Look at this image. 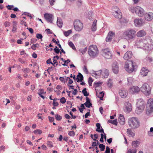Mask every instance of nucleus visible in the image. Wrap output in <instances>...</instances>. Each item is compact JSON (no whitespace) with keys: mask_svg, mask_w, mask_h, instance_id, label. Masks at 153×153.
Returning a JSON list of instances; mask_svg holds the SVG:
<instances>
[{"mask_svg":"<svg viewBox=\"0 0 153 153\" xmlns=\"http://www.w3.org/2000/svg\"><path fill=\"white\" fill-rule=\"evenodd\" d=\"M109 74V71L106 69L104 68L97 71H95L92 73V76L97 78L101 77L102 78H108Z\"/></svg>","mask_w":153,"mask_h":153,"instance_id":"obj_2","label":"nucleus"},{"mask_svg":"<svg viewBox=\"0 0 153 153\" xmlns=\"http://www.w3.org/2000/svg\"><path fill=\"white\" fill-rule=\"evenodd\" d=\"M44 17L48 22L51 23L52 22L53 18V15L46 13L44 15Z\"/></svg>","mask_w":153,"mask_h":153,"instance_id":"obj_15","label":"nucleus"},{"mask_svg":"<svg viewBox=\"0 0 153 153\" xmlns=\"http://www.w3.org/2000/svg\"><path fill=\"white\" fill-rule=\"evenodd\" d=\"M64 35L66 37L68 36L72 33V30H71L63 32Z\"/></svg>","mask_w":153,"mask_h":153,"instance_id":"obj_37","label":"nucleus"},{"mask_svg":"<svg viewBox=\"0 0 153 153\" xmlns=\"http://www.w3.org/2000/svg\"><path fill=\"white\" fill-rule=\"evenodd\" d=\"M148 134L150 136H153V127H151L150 131H148Z\"/></svg>","mask_w":153,"mask_h":153,"instance_id":"obj_43","label":"nucleus"},{"mask_svg":"<svg viewBox=\"0 0 153 153\" xmlns=\"http://www.w3.org/2000/svg\"><path fill=\"white\" fill-rule=\"evenodd\" d=\"M97 20H94L91 27V30L93 31H95L97 30Z\"/></svg>","mask_w":153,"mask_h":153,"instance_id":"obj_29","label":"nucleus"},{"mask_svg":"<svg viewBox=\"0 0 153 153\" xmlns=\"http://www.w3.org/2000/svg\"><path fill=\"white\" fill-rule=\"evenodd\" d=\"M83 71L87 74H88V71L87 69L86 66L84 65V67L83 68Z\"/></svg>","mask_w":153,"mask_h":153,"instance_id":"obj_54","label":"nucleus"},{"mask_svg":"<svg viewBox=\"0 0 153 153\" xmlns=\"http://www.w3.org/2000/svg\"><path fill=\"white\" fill-rule=\"evenodd\" d=\"M112 69L113 72L115 74H117L119 72L118 64L116 62H114L112 65Z\"/></svg>","mask_w":153,"mask_h":153,"instance_id":"obj_18","label":"nucleus"},{"mask_svg":"<svg viewBox=\"0 0 153 153\" xmlns=\"http://www.w3.org/2000/svg\"><path fill=\"white\" fill-rule=\"evenodd\" d=\"M104 93L103 91L101 92H100L99 94H97V96L98 97H99L100 100H102L104 97Z\"/></svg>","mask_w":153,"mask_h":153,"instance_id":"obj_36","label":"nucleus"},{"mask_svg":"<svg viewBox=\"0 0 153 153\" xmlns=\"http://www.w3.org/2000/svg\"><path fill=\"white\" fill-rule=\"evenodd\" d=\"M135 26L136 27H140L141 26L143 22L141 19H136L134 21Z\"/></svg>","mask_w":153,"mask_h":153,"instance_id":"obj_22","label":"nucleus"},{"mask_svg":"<svg viewBox=\"0 0 153 153\" xmlns=\"http://www.w3.org/2000/svg\"><path fill=\"white\" fill-rule=\"evenodd\" d=\"M13 29H12V31L14 33L16 32V30H17V22L16 21H14L13 22Z\"/></svg>","mask_w":153,"mask_h":153,"instance_id":"obj_30","label":"nucleus"},{"mask_svg":"<svg viewBox=\"0 0 153 153\" xmlns=\"http://www.w3.org/2000/svg\"><path fill=\"white\" fill-rule=\"evenodd\" d=\"M4 25L5 27H8L10 26V23L8 21H6L4 22Z\"/></svg>","mask_w":153,"mask_h":153,"instance_id":"obj_63","label":"nucleus"},{"mask_svg":"<svg viewBox=\"0 0 153 153\" xmlns=\"http://www.w3.org/2000/svg\"><path fill=\"white\" fill-rule=\"evenodd\" d=\"M149 70L146 68L143 67L140 71V74L143 76H146L148 73Z\"/></svg>","mask_w":153,"mask_h":153,"instance_id":"obj_25","label":"nucleus"},{"mask_svg":"<svg viewBox=\"0 0 153 153\" xmlns=\"http://www.w3.org/2000/svg\"><path fill=\"white\" fill-rule=\"evenodd\" d=\"M115 36V33L113 31H109L107 36L106 41L107 42H111L113 38Z\"/></svg>","mask_w":153,"mask_h":153,"instance_id":"obj_16","label":"nucleus"},{"mask_svg":"<svg viewBox=\"0 0 153 153\" xmlns=\"http://www.w3.org/2000/svg\"><path fill=\"white\" fill-rule=\"evenodd\" d=\"M147 43L144 44L143 47L142 48L144 50L150 51L153 48V45L152 44L151 39L150 37H148L146 39Z\"/></svg>","mask_w":153,"mask_h":153,"instance_id":"obj_9","label":"nucleus"},{"mask_svg":"<svg viewBox=\"0 0 153 153\" xmlns=\"http://www.w3.org/2000/svg\"><path fill=\"white\" fill-rule=\"evenodd\" d=\"M145 106V102L142 99H140L137 100V107H140L144 108Z\"/></svg>","mask_w":153,"mask_h":153,"instance_id":"obj_20","label":"nucleus"},{"mask_svg":"<svg viewBox=\"0 0 153 153\" xmlns=\"http://www.w3.org/2000/svg\"><path fill=\"white\" fill-rule=\"evenodd\" d=\"M68 44L70 47L72 48L73 50H76V48L72 42H68Z\"/></svg>","mask_w":153,"mask_h":153,"instance_id":"obj_39","label":"nucleus"},{"mask_svg":"<svg viewBox=\"0 0 153 153\" xmlns=\"http://www.w3.org/2000/svg\"><path fill=\"white\" fill-rule=\"evenodd\" d=\"M127 132L129 137H134L135 135V134L134 133L131 129L130 128H128L127 129Z\"/></svg>","mask_w":153,"mask_h":153,"instance_id":"obj_31","label":"nucleus"},{"mask_svg":"<svg viewBox=\"0 0 153 153\" xmlns=\"http://www.w3.org/2000/svg\"><path fill=\"white\" fill-rule=\"evenodd\" d=\"M119 121L121 125H123L125 123V119L124 116L120 114L119 117Z\"/></svg>","mask_w":153,"mask_h":153,"instance_id":"obj_24","label":"nucleus"},{"mask_svg":"<svg viewBox=\"0 0 153 153\" xmlns=\"http://www.w3.org/2000/svg\"><path fill=\"white\" fill-rule=\"evenodd\" d=\"M108 122L113 124H114L115 125H117V119H116L114 120H109L108 121Z\"/></svg>","mask_w":153,"mask_h":153,"instance_id":"obj_42","label":"nucleus"},{"mask_svg":"<svg viewBox=\"0 0 153 153\" xmlns=\"http://www.w3.org/2000/svg\"><path fill=\"white\" fill-rule=\"evenodd\" d=\"M132 53L131 51H127L124 55V59L126 60H128L132 57Z\"/></svg>","mask_w":153,"mask_h":153,"instance_id":"obj_23","label":"nucleus"},{"mask_svg":"<svg viewBox=\"0 0 153 153\" xmlns=\"http://www.w3.org/2000/svg\"><path fill=\"white\" fill-rule=\"evenodd\" d=\"M137 108L136 109V113L137 114H140L143 111L144 108L143 107L141 108L140 107H137Z\"/></svg>","mask_w":153,"mask_h":153,"instance_id":"obj_33","label":"nucleus"},{"mask_svg":"<svg viewBox=\"0 0 153 153\" xmlns=\"http://www.w3.org/2000/svg\"><path fill=\"white\" fill-rule=\"evenodd\" d=\"M36 37L37 38L40 39L41 40L42 39L43 37L42 35L41 34L39 33H37L36 34Z\"/></svg>","mask_w":153,"mask_h":153,"instance_id":"obj_57","label":"nucleus"},{"mask_svg":"<svg viewBox=\"0 0 153 153\" xmlns=\"http://www.w3.org/2000/svg\"><path fill=\"white\" fill-rule=\"evenodd\" d=\"M60 101L62 103L64 104L66 102V99L64 97H62L60 99Z\"/></svg>","mask_w":153,"mask_h":153,"instance_id":"obj_55","label":"nucleus"},{"mask_svg":"<svg viewBox=\"0 0 153 153\" xmlns=\"http://www.w3.org/2000/svg\"><path fill=\"white\" fill-rule=\"evenodd\" d=\"M85 88H84L82 91V93H83L84 96L87 97L88 96L89 93L87 92Z\"/></svg>","mask_w":153,"mask_h":153,"instance_id":"obj_44","label":"nucleus"},{"mask_svg":"<svg viewBox=\"0 0 153 153\" xmlns=\"http://www.w3.org/2000/svg\"><path fill=\"white\" fill-rule=\"evenodd\" d=\"M140 90L146 96H149L151 93V88L149 85L147 83L143 84L141 87Z\"/></svg>","mask_w":153,"mask_h":153,"instance_id":"obj_7","label":"nucleus"},{"mask_svg":"<svg viewBox=\"0 0 153 153\" xmlns=\"http://www.w3.org/2000/svg\"><path fill=\"white\" fill-rule=\"evenodd\" d=\"M131 104L129 102H126L125 103L124 110L125 112L127 113H129L131 110Z\"/></svg>","mask_w":153,"mask_h":153,"instance_id":"obj_14","label":"nucleus"},{"mask_svg":"<svg viewBox=\"0 0 153 153\" xmlns=\"http://www.w3.org/2000/svg\"><path fill=\"white\" fill-rule=\"evenodd\" d=\"M96 126L97 127V128L96 129V131H97L99 132L100 133H104V130L103 128H102L101 127V129H100V128L101 127L100 124L99 123H97L96 124Z\"/></svg>","mask_w":153,"mask_h":153,"instance_id":"obj_27","label":"nucleus"},{"mask_svg":"<svg viewBox=\"0 0 153 153\" xmlns=\"http://www.w3.org/2000/svg\"><path fill=\"white\" fill-rule=\"evenodd\" d=\"M88 52L89 56L93 58L97 56L98 54V51L97 46L94 45L89 46Z\"/></svg>","mask_w":153,"mask_h":153,"instance_id":"obj_5","label":"nucleus"},{"mask_svg":"<svg viewBox=\"0 0 153 153\" xmlns=\"http://www.w3.org/2000/svg\"><path fill=\"white\" fill-rule=\"evenodd\" d=\"M68 134L70 136L73 137L75 135V133L74 131H72L69 132Z\"/></svg>","mask_w":153,"mask_h":153,"instance_id":"obj_52","label":"nucleus"},{"mask_svg":"<svg viewBox=\"0 0 153 153\" xmlns=\"http://www.w3.org/2000/svg\"><path fill=\"white\" fill-rule=\"evenodd\" d=\"M128 123L129 126L132 129H135L140 126V122L137 117H132L128 119Z\"/></svg>","mask_w":153,"mask_h":153,"instance_id":"obj_4","label":"nucleus"},{"mask_svg":"<svg viewBox=\"0 0 153 153\" xmlns=\"http://www.w3.org/2000/svg\"><path fill=\"white\" fill-rule=\"evenodd\" d=\"M145 19L147 21H150L153 18V13L151 12L145 14Z\"/></svg>","mask_w":153,"mask_h":153,"instance_id":"obj_19","label":"nucleus"},{"mask_svg":"<svg viewBox=\"0 0 153 153\" xmlns=\"http://www.w3.org/2000/svg\"><path fill=\"white\" fill-rule=\"evenodd\" d=\"M146 32L144 30H140L138 31L137 33V37H142L146 35Z\"/></svg>","mask_w":153,"mask_h":153,"instance_id":"obj_26","label":"nucleus"},{"mask_svg":"<svg viewBox=\"0 0 153 153\" xmlns=\"http://www.w3.org/2000/svg\"><path fill=\"white\" fill-rule=\"evenodd\" d=\"M86 102L85 103V104H86V105H87V104L88 103L90 104L91 103V100L88 97H86Z\"/></svg>","mask_w":153,"mask_h":153,"instance_id":"obj_62","label":"nucleus"},{"mask_svg":"<svg viewBox=\"0 0 153 153\" xmlns=\"http://www.w3.org/2000/svg\"><path fill=\"white\" fill-rule=\"evenodd\" d=\"M22 71L25 73H28L30 72V70L29 68H24L22 69Z\"/></svg>","mask_w":153,"mask_h":153,"instance_id":"obj_56","label":"nucleus"},{"mask_svg":"<svg viewBox=\"0 0 153 153\" xmlns=\"http://www.w3.org/2000/svg\"><path fill=\"white\" fill-rule=\"evenodd\" d=\"M33 132L34 134H40L42 133V132L41 130L37 129L36 130H34L33 131Z\"/></svg>","mask_w":153,"mask_h":153,"instance_id":"obj_50","label":"nucleus"},{"mask_svg":"<svg viewBox=\"0 0 153 153\" xmlns=\"http://www.w3.org/2000/svg\"><path fill=\"white\" fill-rule=\"evenodd\" d=\"M146 59L149 62H151L152 61V58L150 57L149 56H147L146 58Z\"/></svg>","mask_w":153,"mask_h":153,"instance_id":"obj_64","label":"nucleus"},{"mask_svg":"<svg viewBox=\"0 0 153 153\" xmlns=\"http://www.w3.org/2000/svg\"><path fill=\"white\" fill-rule=\"evenodd\" d=\"M136 31L133 29H128L125 30L123 36L127 41L133 40L136 36Z\"/></svg>","mask_w":153,"mask_h":153,"instance_id":"obj_1","label":"nucleus"},{"mask_svg":"<svg viewBox=\"0 0 153 153\" xmlns=\"http://www.w3.org/2000/svg\"><path fill=\"white\" fill-rule=\"evenodd\" d=\"M102 52L103 56L106 59H110L112 56V54L109 49L108 48L102 49Z\"/></svg>","mask_w":153,"mask_h":153,"instance_id":"obj_12","label":"nucleus"},{"mask_svg":"<svg viewBox=\"0 0 153 153\" xmlns=\"http://www.w3.org/2000/svg\"><path fill=\"white\" fill-rule=\"evenodd\" d=\"M137 66L135 62L131 61L129 63L126 62L124 68L126 71L129 73H131L136 70Z\"/></svg>","mask_w":153,"mask_h":153,"instance_id":"obj_3","label":"nucleus"},{"mask_svg":"<svg viewBox=\"0 0 153 153\" xmlns=\"http://www.w3.org/2000/svg\"><path fill=\"white\" fill-rule=\"evenodd\" d=\"M87 48L85 47L84 48H81L79 49V51L82 54H84L87 51Z\"/></svg>","mask_w":153,"mask_h":153,"instance_id":"obj_41","label":"nucleus"},{"mask_svg":"<svg viewBox=\"0 0 153 153\" xmlns=\"http://www.w3.org/2000/svg\"><path fill=\"white\" fill-rule=\"evenodd\" d=\"M147 43L146 39H141L140 40H137L134 44V45L138 48H142L144 44Z\"/></svg>","mask_w":153,"mask_h":153,"instance_id":"obj_11","label":"nucleus"},{"mask_svg":"<svg viewBox=\"0 0 153 153\" xmlns=\"http://www.w3.org/2000/svg\"><path fill=\"white\" fill-rule=\"evenodd\" d=\"M135 12L139 16H143L144 14V10L142 8L139 6L135 7Z\"/></svg>","mask_w":153,"mask_h":153,"instance_id":"obj_13","label":"nucleus"},{"mask_svg":"<svg viewBox=\"0 0 153 153\" xmlns=\"http://www.w3.org/2000/svg\"><path fill=\"white\" fill-rule=\"evenodd\" d=\"M128 84L129 85H132L134 82V79L132 77H129L127 78Z\"/></svg>","mask_w":153,"mask_h":153,"instance_id":"obj_35","label":"nucleus"},{"mask_svg":"<svg viewBox=\"0 0 153 153\" xmlns=\"http://www.w3.org/2000/svg\"><path fill=\"white\" fill-rule=\"evenodd\" d=\"M83 79V75L80 73H79L77 75V77L76 78L77 82H82Z\"/></svg>","mask_w":153,"mask_h":153,"instance_id":"obj_28","label":"nucleus"},{"mask_svg":"<svg viewBox=\"0 0 153 153\" xmlns=\"http://www.w3.org/2000/svg\"><path fill=\"white\" fill-rule=\"evenodd\" d=\"M119 94L121 97L125 98L127 96L128 92L126 90L121 89L119 90Z\"/></svg>","mask_w":153,"mask_h":153,"instance_id":"obj_21","label":"nucleus"},{"mask_svg":"<svg viewBox=\"0 0 153 153\" xmlns=\"http://www.w3.org/2000/svg\"><path fill=\"white\" fill-rule=\"evenodd\" d=\"M120 19V21L121 23H126L128 22V20L124 18H122V17Z\"/></svg>","mask_w":153,"mask_h":153,"instance_id":"obj_40","label":"nucleus"},{"mask_svg":"<svg viewBox=\"0 0 153 153\" xmlns=\"http://www.w3.org/2000/svg\"><path fill=\"white\" fill-rule=\"evenodd\" d=\"M137 150L136 149H129L128 151V153H136Z\"/></svg>","mask_w":153,"mask_h":153,"instance_id":"obj_48","label":"nucleus"},{"mask_svg":"<svg viewBox=\"0 0 153 153\" xmlns=\"http://www.w3.org/2000/svg\"><path fill=\"white\" fill-rule=\"evenodd\" d=\"M102 83V82H95L94 83V85H95V87H98L99 85L100 84H101Z\"/></svg>","mask_w":153,"mask_h":153,"instance_id":"obj_61","label":"nucleus"},{"mask_svg":"<svg viewBox=\"0 0 153 153\" xmlns=\"http://www.w3.org/2000/svg\"><path fill=\"white\" fill-rule=\"evenodd\" d=\"M140 142L138 141H134L132 142V145L134 148L137 147L139 146Z\"/></svg>","mask_w":153,"mask_h":153,"instance_id":"obj_32","label":"nucleus"},{"mask_svg":"<svg viewBox=\"0 0 153 153\" xmlns=\"http://www.w3.org/2000/svg\"><path fill=\"white\" fill-rule=\"evenodd\" d=\"M57 25L59 27H62V23L61 19L57 18Z\"/></svg>","mask_w":153,"mask_h":153,"instance_id":"obj_34","label":"nucleus"},{"mask_svg":"<svg viewBox=\"0 0 153 153\" xmlns=\"http://www.w3.org/2000/svg\"><path fill=\"white\" fill-rule=\"evenodd\" d=\"M112 14L117 19L122 17V13L120 9L117 6H114L112 8Z\"/></svg>","mask_w":153,"mask_h":153,"instance_id":"obj_8","label":"nucleus"},{"mask_svg":"<svg viewBox=\"0 0 153 153\" xmlns=\"http://www.w3.org/2000/svg\"><path fill=\"white\" fill-rule=\"evenodd\" d=\"M56 0H49V3L52 6L54 4Z\"/></svg>","mask_w":153,"mask_h":153,"instance_id":"obj_60","label":"nucleus"},{"mask_svg":"<svg viewBox=\"0 0 153 153\" xmlns=\"http://www.w3.org/2000/svg\"><path fill=\"white\" fill-rule=\"evenodd\" d=\"M112 79H109L108 81L107 85L109 87H111L112 86Z\"/></svg>","mask_w":153,"mask_h":153,"instance_id":"obj_38","label":"nucleus"},{"mask_svg":"<svg viewBox=\"0 0 153 153\" xmlns=\"http://www.w3.org/2000/svg\"><path fill=\"white\" fill-rule=\"evenodd\" d=\"M99 147L101 151H103L105 148V146L103 144H100L99 145Z\"/></svg>","mask_w":153,"mask_h":153,"instance_id":"obj_46","label":"nucleus"},{"mask_svg":"<svg viewBox=\"0 0 153 153\" xmlns=\"http://www.w3.org/2000/svg\"><path fill=\"white\" fill-rule=\"evenodd\" d=\"M55 117L56 120L58 121L62 119V117L58 114H55Z\"/></svg>","mask_w":153,"mask_h":153,"instance_id":"obj_45","label":"nucleus"},{"mask_svg":"<svg viewBox=\"0 0 153 153\" xmlns=\"http://www.w3.org/2000/svg\"><path fill=\"white\" fill-rule=\"evenodd\" d=\"M135 7H131L129 8V10L131 11V12L133 13H134V12H135Z\"/></svg>","mask_w":153,"mask_h":153,"instance_id":"obj_59","label":"nucleus"},{"mask_svg":"<svg viewBox=\"0 0 153 153\" xmlns=\"http://www.w3.org/2000/svg\"><path fill=\"white\" fill-rule=\"evenodd\" d=\"M140 89L138 86H133L130 88L129 92L131 94H133L138 93L140 91Z\"/></svg>","mask_w":153,"mask_h":153,"instance_id":"obj_17","label":"nucleus"},{"mask_svg":"<svg viewBox=\"0 0 153 153\" xmlns=\"http://www.w3.org/2000/svg\"><path fill=\"white\" fill-rule=\"evenodd\" d=\"M53 50L56 53L58 54L60 53L61 54V52L60 51L59 49L57 48V47L56 46Z\"/></svg>","mask_w":153,"mask_h":153,"instance_id":"obj_49","label":"nucleus"},{"mask_svg":"<svg viewBox=\"0 0 153 153\" xmlns=\"http://www.w3.org/2000/svg\"><path fill=\"white\" fill-rule=\"evenodd\" d=\"M57 99H54L53 100V105L54 106H57L59 105L58 103L57 102H55V100H56Z\"/></svg>","mask_w":153,"mask_h":153,"instance_id":"obj_53","label":"nucleus"},{"mask_svg":"<svg viewBox=\"0 0 153 153\" xmlns=\"http://www.w3.org/2000/svg\"><path fill=\"white\" fill-rule=\"evenodd\" d=\"M93 82V80L91 77H89L88 80V83L90 86H92V83Z\"/></svg>","mask_w":153,"mask_h":153,"instance_id":"obj_51","label":"nucleus"},{"mask_svg":"<svg viewBox=\"0 0 153 153\" xmlns=\"http://www.w3.org/2000/svg\"><path fill=\"white\" fill-rule=\"evenodd\" d=\"M19 61L21 63L23 64H25L26 63V62L25 60L21 58H19Z\"/></svg>","mask_w":153,"mask_h":153,"instance_id":"obj_58","label":"nucleus"},{"mask_svg":"<svg viewBox=\"0 0 153 153\" xmlns=\"http://www.w3.org/2000/svg\"><path fill=\"white\" fill-rule=\"evenodd\" d=\"M146 114L149 115L153 112V98H150L148 99L146 104Z\"/></svg>","mask_w":153,"mask_h":153,"instance_id":"obj_6","label":"nucleus"},{"mask_svg":"<svg viewBox=\"0 0 153 153\" xmlns=\"http://www.w3.org/2000/svg\"><path fill=\"white\" fill-rule=\"evenodd\" d=\"M47 144V146L49 147L52 148L53 147L52 142L50 141H48Z\"/></svg>","mask_w":153,"mask_h":153,"instance_id":"obj_47","label":"nucleus"},{"mask_svg":"<svg viewBox=\"0 0 153 153\" xmlns=\"http://www.w3.org/2000/svg\"><path fill=\"white\" fill-rule=\"evenodd\" d=\"M74 25L75 30L77 31H80L83 28V24L79 20H75Z\"/></svg>","mask_w":153,"mask_h":153,"instance_id":"obj_10","label":"nucleus"}]
</instances>
